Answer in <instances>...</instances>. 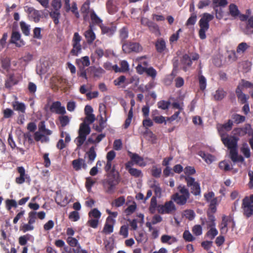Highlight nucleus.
I'll use <instances>...</instances> for the list:
<instances>
[{
  "mask_svg": "<svg viewBox=\"0 0 253 253\" xmlns=\"http://www.w3.org/2000/svg\"><path fill=\"white\" fill-rule=\"evenodd\" d=\"M233 121L229 120L224 124H218L217 128L221 137V141L229 150V158L234 163L237 162V135L236 128H234L233 135L227 134L232 129Z\"/></svg>",
  "mask_w": 253,
  "mask_h": 253,
  "instance_id": "obj_1",
  "label": "nucleus"
},
{
  "mask_svg": "<svg viewBox=\"0 0 253 253\" xmlns=\"http://www.w3.org/2000/svg\"><path fill=\"white\" fill-rule=\"evenodd\" d=\"M179 192L174 193L171 196L170 201L166 202L164 205H159L158 212L161 214H169L176 210L173 202L179 206L185 205L190 196V193L185 186L179 185L177 187Z\"/></svg>",
  "mask_w": 253,
  "mask_h": 253,
  "instance_id": "obj_2",
  "label": "nucleus"
},
{
  "mask_svg": "<svg viewBox=\"0 0 253 253\" xmlns=\"http://www.w3.org/2000/svg\"><path fill=\"white\" fill-rule=\"evenodd\" d=\"M212 15L204 13L202 18L199 22L200 30L199 31V36L201 40H204L206 38V32L210 28L209 22L213 19Z\"/></svg>",
  "mask_w": 253,
  "mask_h": 253,
  "instance_id": "obj_3",
  "label": "nucleus"
},
{
  "mask_svg": "<svg viewBox=\"0 0 253 253\" xmlns=\"http://www.w3.org/2000/svg\"><path fill=\"white\" fill-rule=\"evenodd\" d=\"M246 13V14H243L238 11V18L242 21H246V25L241 26V29L246 34H253V15L248 18L251 12L250 10L248 9Z\"/></svg>",
  "mask_w": 253,
  "mask_h": 253,
  "instance_id": "obj_4",
  "label": "nucleus"
},
{
  "mask_svg": "<svg viewBox=\"0 0 253 253\" xmlns=\"http://www.w3.org/2000/svg\"><path fill=\"white\" fill-rule=\"evenodd\" d=\"M118 183L119 181L114 173H108L107 178L102 181L105 192L109 194L114 193L116 186Z\"/></svg>",
  "mask_w": 253,
  "mask_h": 253,
  "instance_id": "obj_5",
  "label": "nucleus"
},
{
  "mask_svg": "<svg viewBox=\"0 0 253 253\" xmlns=\"http://www.w3.org/2000/svg\"><path fill=\"white\" fill-rule=\"evenodd\" d=\"M181 177L184 179L187 186L189 188L192 194L195 196L201 195L200 184L198 181H196L195 178L189 176H181Z\"/></svg>",
  "mask_w": 253,
  "mask_h": 253,
  "instance_id": "obj_6",
  "label": "nucleus"
},
{
  "mask_svg": "<svg viewBox=\"0 0 253 253\" xmlns=\"http://www.w3.org/2000/svg\"><path fill=\"white\" fill-rule=\"evenodd\" d=\"M122 50L124 53L129 54L130 53H139L143 50L141 45L137 42L130 41L124 42L122 43Z\"/></svg>",
  "mask_w": 253,
  "mask_h": 253,
  "instance_id": "obj_7",
  "label": "nucleus"
},
{
  "mask_svg": "<svg viewBox=\"0 0 253 253\" xmlns=\"http://www.w3.org/2000/svg\"><path fill=\"white\" fill-rule=\"evenodd\" d=\"M91 129L88 124L82 123L80 124L79 135L77 138L76 144L78 147H81L86 140V136L90 132Z\"/></svg>",
  "mask_w": 253,
  "mask_h": 253,
  "instance_id": "obj_8",
  "label": "nucleus"
},
{
  "mask_svg": "<svg viewBox=\"0 0 253 253\" xmlns=\"http://www.w3.org/2000/svg\"><path fill=\"white\" fill-rule=\"evenodd\" d=\"M204 196L206 202L209 203L208 211L214 213L216 211V207L218 204L217 198L215 197L214 193L212 191L206 193Z\"/></svg>",
  "mask_w": 253,
  "mask_h": 253,
  "instance_id": "obj_9",
  "label": "nucleus"
},
{
  "mask_svg": "<svg viewBox=\"0 0 253 253\" xmlns=\"http://www.w3.org/2000/svg\"><path fill=\"white\" fill-rule=\"evenodd\" d=\"M82 40V37L78 32L74 33L72 39L73 48L70 52V54L72 56H77L82 52V45L80 42Z\"/></svg>",
  "mask_w": 253,
  "mask_h": 253,
  "instance_id": "obj_10",
  "label": "nucleus"
},
{
  "mask_svg": "<svg viewBox=\"0 0 253 253\" xmlns=\"http://www.w3.org/2000/svg\"><path fill=\"white\" fill-rule=\"evenodd\" d=\"M242 209L244 214L247 217L253 215V195L247 196L243 200Z\"/></svg>",
  "mask_w": 253,
  "mask_h": 253,
  "instance_id": "obj_11",
  "label": "nucleus"
},
{
  "mask_svg": "<svg viewBox=\"0 0 253 253\" xmlns=\"http://www.w3.org/2000/svg\"><path fill=\"white\" fill-rule=\"evenodd\" d=\"M199 58V54L195 53L190 56L188 54H185L182 56L181 62L183 65V70L185 72L187 71V68L190 67L192 64V60H197Z\"/></svg>",
  "mask_w": 253,
  "mask_h": 253,
  "instance_id": "obj_12",
  "label": "nucleus"
},
{
  "mask_svg": "<svg viewBox=\"0 0 253 253\" xmlns=\"http://www.w3.org/2000/svg\"><path fill=\"white\" fill-rule=\"evenodd\" d=\"M128 155L130 159V161L128 162H132V166L136 165L141 167L146 166V163L144 161V159L138 154L128 151Z\"/></svg>",
  "mask_w": 253,
  "mask_h": 253,
  "instance_id": "obj_13",
  "label": "nucleus"
},
{
  "mask_svg": "<svg viewBox=\"0 0 253 253\" xmlns=\"http://www.w3.org/2000/svg\"><path fill=\"white\" fill-rule=\"evenodd\" d=\"M29 14V18L36 23L40 21L42 15V12L34 8L33 7H28L26 10Z\"/></svg>",
  "mask_w": 253,
  "mask_h": 253,
  "instance_id": "obj_14",
  "label": "nucleus"
},
{
  "mask_svg": "<svg viewBox=\"0 0 253 253\" xmlns=\"http://www.w3.org/2000/svg\"><path fill=\"white\" fill-rule=\"evenodd\" d=\"M49 110L52 113L57 114L64 115L66 113L65 108L61 106V103L59 101L53 102L49 107Z\"/></svg>",
  "mask_w": 253,
  "mask_h": 253,
  "instance_id": "obj_15",
  "label": "nucleus"
},
{
  "mask_svg": "<svg viewBox=\"0 0 253 253\" xmlns=\"http://www.w3.org/2000/svg\"><path fill=\"white\" fill-rule=\"evenodd\" d=\"M17 170L19 173L20 175L15 179V182L18 184H22L26 179L30 180V176L25 173V169L23 167H18L17 168Z\"/></svg>",
  "mask_w": 253,
  "mask_h": 253,
  "instance_id": "obj_16",
  "label": "nucleus"
},
{
  "mask_svg": "<svg viewBox=\"0 0 253 253\" xmlns=\"http://www.w3.org/2000/svg\"><path fill=\"white\" fill-rule=\"evenodd\" d=\"M132 162H127L125 164V168L131 176L135 177H142L143 173L141 170L132 167Z\"/></svg>",
  "mask_w": 253,
  "mask_h": 253,
  "instance_id": "obj_17",
  "label": "nucleus"
},
{
  "mask_svg": "<svg viewBox=\"0 0 253 253\" xmlns=\"http://www.w3.org/2000/svg\"><path fill=\"white\" fill-rule=\"evenodd\" d=\"M21 35L18 32H12L10 42L14 43L16 46L21 47L24 45V42L20 40Z\"/></svg>",
  "mask_w": 253,
  "mask_h": 253,
  "instance_id": "obj_18",
  "label": "nucleus"
},
{
  "mask_svg": "<svg viewBox=\"0 0 253 253\" xmlns=\"http://www.w3.org/2000/svg\"><path fill=\"white\" fill-rule=\"evenodd\" d=\"M66 242L70 247H77L76 249L73 250L74 253H79L81 252V247L77 239L72 237H68L66 239Z\"/></svg>",
  "mask_w": 253,
  "mask_h": 253,
  "instance_id": "obj_19",
  "label": "nucleus"
},
{
  "mask_svg": "<svg viewBox=\"0 0 253 253\" xmlns=\"http://www.w3.org/2000/svg\"><path fill=\"white\" fill-rule=\"evenodd\" d=\"M84 36L88 44H92L96 39L95 34L93 31L92 26L91 24L89 26V29L84 32Z\"/></svg>",
  "mask_w": 253,
  "mask_h": 253,
  "instance_id": "obj_20",
  "label": "nucleus"
},
{
  "mask_svg": "<svg viewBox=\"0 0 253 253\" xmlns=\"http://www.w3.org/2000/svg\"><path fill=\"white\" fill-rule=\"evenodd\" d=\"M114 221V220L112 217L108 216L104 225L103 232L106 234H109L112 233L113 232V223Z\"/></svg>",
  "mask_w": 253,
  "mask_h": 253,
  "instance_id": "obj_21",
  "label": "nucleus"
},
{
  "mask_svg": "<svg viewBox=\"0 0 253 253\" xmlns=\"http://www.w3.org/2000/svg\"><path fill=\"white\" fill-rule=\"evenodd\" d=\"M240 99L242 103H245L242 108V111L245 114H247L250 112L249 104L247 103V100L249 98V96L238 91V99Z\"/></svg>",
  "mask_w": 253,
  "mask_h": 253,
  "instance_id": "obj_22",
  "label": "nucleus"
},
{
  "mask_svg": "<svg viewBox=\"0 0 253 253\" xmlns=\"http://www.w3.org/2000/svg\"><path fill=\"white\" fill-rule=\"evenodd\" d=\"M90 0H86L82 5L81 8V12L83 14L84 19L86 20L88 17V14L90 12Z\"/></svg>",
  "mask_w": 253,
  "mask_h": 253,
  "instance_id": "obj_23",
  "label": "nucleus"
},
{
  "mask_svg": "<svg viewBox=\"0 0 253 253\" xmlns=\"http://www.w3.org/2000/svg\"><path fill=\"white\" fill-rule=\"evenodd\" d=\"M100 29L101 30V33L102 34H106L107 36H111L117 30V27L115 26H104L103 25H100Z\"/></svg>",
  "mask_w": 253,
  "mask_h": 253,
  "instance_id": "obj_24",
  "label": "nucleus"
},
{
  "mask_svg": "<svg viewBox=\"0 0 253 253\" xmlns=\"http://www.w3.org/2000/svg\"><path fill=\"white\" fill-rule=\"evenodd\" d=\"M76 64L79 68H84L85 67L89 66L90 65L89 57L85 56L81 58L77 59Z\"/></svg>",
  "mask_w": 253,
  "mask_h": 253,
  "instance_id": "obj_25",
  "label": "nucleus"
},
{
  "mask_svg": "<svg viewBox=\"0 0 253 253\" xmlns=\"http://www.w3.org/2000/svg\"><path fill=\"white\" fill-rule=\"evenodd\" d=\"M72 165L73 168L77 171L80 170L82 168L84 169H86L87 167L85 161L81 158L73 160L72 162Z\"/></svg>",
  "mask_w": 253,
  "mask_h": 253,
  "instance_id": "obj_26",
  "label": "nucleus"
},
{
  "mask_svg": "<svg viewBox=\"0 0 253 253\" xmlns=\"http://www.w3.org/2000/svg\"><path fill=\"white\" fill-rule=\"evenodd\" d=\"M7 79L5 82V87L10 88L13 85L17 84V81L15 79L14 74L13 73L7 75Z\"/></svg>",
  "mask_w": 253,
  "mask_h": 253,
  "instance_id": "obj_27",
  "label": "nucleus"
},
{
  "mask_svg": "<svg viewBox=\"0 0 253 253\" xmlns=\"http://www.w3.org/2000/svg\"><path fill=\"white\" fill-rule=\"evenodd\" d=\"M156 49L158 52L162 53L166 48L165 41L162 39H159L155 43Z\"/></svg>",
  "mask_w": 253,
  "mask_h": 253,
  "instance_id": "obj_28",
  "label": "nucleus"
},
{
  "mask_svg": "<svg viewBox=\"0 0 253 253\" xmlns=\"http://www.w3.org/2000/svg\"><path fill=\"white\" fill-rule=\"evenodd\" d=\"M128 37V29L126 27H123L119 30V38L121 40L122 44L124 42H127L126 39Z\"/></svg>",
  "mask_w": 253,
  "mask_h": 253,
  "instance_id": "obj_29",
  "label": "nucleus"
},
{
  "mask_svg": "<svg viewBox=\"0 0 253 253\" xmlns=\"http://www.w3.org/2000/svg\"><path fill=\"white\" fill-rule=\"evenodd\" d=\"M208 220L206 221V224L208 228L215 227V217L213 213L210 212L209 211L207 212Z\"/></svg>",
  "mask_w": 253,
  "mask_h": 253,
  "instance_id": "obj_30",
  "label": "nucleus"
},
{
  "mask_svg": "<svg viewBox=\"0 0 253 253\" xmlns=\"http://www.w3.org/2000/svg\"><path fill=\"white\" fill-rule=\"evenodd\" d=\"M198 80L200 89L203 91L206 89L207 87V80L206 78L201 74V71L199 73Z\"/></svg>",
  "mask_w": 253,
  "mask_h": 253,
  "instance_id": "obj_31",
  "label": "nucleus"
},
{
  "mask_svg": "<svg viewBox=\"0 0 253 253\" xmlns=\"http://www.w3.org/2000/svg\"><path fill=\"white\" fill-rule=\"evenodd\" d=\"M12 106L13 109L21 113H25L26 110V106L23 103L15 101L13 103Z\"/></svg>",
  "mask_w": 253,
  "mask_h": 253,
  "instance_id": "obj_32",
  "label": "nucleus"
},
{
  "mask_svg": "<svg viewBox=\"0 0 253 253\" xmlns=\"http://www.w3.org/2000/svg\"><path fill=\"white\" fill-rule=\"evenodd\" d=\"M253 130L250 124H246L243 127L238 128V135H244L246 133L250 134Z\"/></svg>",
  "mask_w": 253,
  "mask_h": 253,
  "instance_id": "obj_33",
  "label": "nucleus"
},
{
  "mask_svg": "<svg viewBox=\"0 0 253 253\" xmlns=\"http://www.w3.org/2000/svg\"><path fill=\"white\" fill-rule=\"evenodd\" d=\"M157 201L156 197L153 196L150 201V205L149 208V211L151 213H154L156 212V208L158 209Z\"/></svg>",
  "mask_w": 253,
  "mask_h": 253,
  "instance_id": "obj_34",
  "label": "nucleus"
},
{
  "mask_svg": "<svg viewBox=\"0 0 253 253\" xmlns=\"http://www.w3.org/2000/svg\"><path fill=\"white\" fill-rule=\"evenodd\" d=\"M226 95V92L222 88H219L216 90L213 95L214 100L218 101L222 100Z\"/></svg>",
  "mask_w": 253,
  "mask_h": 253,
  "instance_id": "obj_35",
  "label": "nucleus"
},
{
  "mask_svg": "<svg viewBox=\"0 0 253 253\" xmlns=\"http://www.w3.org/2000/svg\"><path fill=\"white\" fill-rule=\"evenodd\" d=\"M60 12L59 11H52L49 12V16L52 19L55 25L59 24V19L60 17Z\"/></svg>",
  "mask_w": 253,
  "mask_h": 253,
  "instance_id": "obj_36",
  "label": "nucleus"
},
{
  "mask_svg": "<svg viewBox=\"0 0 253 253\" xmlns=\"http://www.w3.org/2000/svg\"><path fill=\"white\" fill-rule=\"evenodd\" d=\"M161 240L163 243H168L169 245L171 244L172 243L176 242V241L175 238L172 237L167 235H164L162 236Z\"/></svg>",
  "mask_w": 253,
  "mask_h": 253,
  "instance_id": "obj_37",
  "label": "nucleus"
},
{
  "mask_svg": "<svg viewBox=\"0 0 253 253\" xmlns=\"http://www.w3.org/2000/svg\"><path fill=\"white\" fill-rule=\"evenodd\" d=\"M88 69H90L93 72L95 77L100 78L105 73V71L101 68L90 67Z\"/></svg>",
  "mask_w": 253,
  "mask_h": 253,
  "instance_id": "obj_38",
  "label": "nucleus"
},
{
  "mask_svg": "<svg viewBox=\"0 0 253 253\" xmlns=\"http://www.w3.org/2000/svg\"><path fill=\"white\" fill-rule=\"evenodd\" d=\"M1 63L2 68L6 72H8L11 66L10 59L8 58H5L1 60Z\"/></svg>",
  "mask_w": 253,
  "mask_h": 253,
  "instance_id": "obj_39",
  "label": "nucleus"
},
{
  "mask_svg": "<svg viewBox=\"0 0 253 253\" xmlns=\"http://www.w3.org/2000/svg\"><path fill=\"white\" fill-rule=\"evenodd\" d=\"M90 16L93 24L99 25L102 23V20L96 15L93 10H91Z\"/></svg>",
  "mask_w": 253,
  "mask_h": 253,
  "instance_id": "obj_40",
  "label": "nucleus"
},
{
  "mask_svg": "<svg viewBox=\"0 0 253 253\" xmlns=\"http://www.w3.org/2000/svg\"><path fill=\"white\" fill-rule=\"evenodd\" d=\"M58 120L60 122V124L62 127H64L67 125L69 124L70 122V118L68 116H65L62 115L58 117Z\"/></svg>",
  "mask_w": 253,
  "mask_h": 253,
  "instance_id": "obj_41",
  "label": "nucleus"
},
{
  "mask_svg": "<svg viewBox=\"0 0 253 253\" xmlns=\"http://www.w3.org/2000/svg\"><path fill=\"white\" fill-rule=\"evenodd\" d=\"M5 207L8 211H9L12 208H17V203L15 200L7 199L5 201Z\"/></svg>",
  "mask_w": 253,
  "mask_h": 253,
  "instance_id": "obj_42",
  "label": "nucleus"
},
{
  "mask_svg": "<svg viewBox=\"0 0 253 253\" xmlns=\"http://www.w3.org/2000/svg\"><path fill=\"white\" fill-rule=\"evenodd\" d=\"M219 167L221 169L225 171H228L232 169V165H230L229 163L226 161H223L219 163Z\"/></svg>",
  "mask_w": 253,
  "mask_h": 253,
  "instance_id": "obj_43",
  "label": "nucleus"
},
{
  "mask_svg": "<svg viewBox=\"0 0 253 253\" xmlns=\"http://www.w3.org/2000/svg\"><path fill=\"white\" fill-rule=\"evenodd\" d=\"M231 217L224 215L222 216V222L220 224V230L221 232L226 229L228 222L230 221Z\"/></svg>",
  "mask_w": 253,
  "mask_h": 253,
  "instance_id": "obj_44",
  "label": "nucleus"
},
{
  "mask_svg": "<svg viewBox=\"0 0 253 253\" xmlns=\"http://www.w3.org/2000/svg\"><path fill=\"white\" fill-rule=\"evenodd\" d=\"M151 171V175L153 177L159 178L160 177L162 173V169L160 168H157L156 166H153Z\"/></svg>",
  "mask_w": 253,
  "mask_h": 253,
  "instance_id": "obj_45",
  "label": "nucleus"
},
{
  "mask_svg": "<svg viewBox=\"0 0 253 253\" xmlns=\"http://www.w3.org/2000/svg\"><path fill=\"white\" fill-rule=\"evenodd\" d=\"M114 0H108L106 2V7L110 14H114L116 12V7L113 5Z\"/></svg>",
  "mask_w": 253,
  "mask_h": 253,
  "instance_id": "obj_46",
  "label": "nucleus"
},
{
  "mask_svg": "<svg viewBox=\"0 0 253 253\" xmlns=\"http://www.w3.org/2000/svg\"><path fill=\"white\" fill-rule=\"evenodd\" d=\"M101 215V212L97 209H93L88 213L89 217H93L97 219H98L100 217Z\"/></svg>",
  "mask_w": 253,
  "mask_h": 253,
  "instance_id": "obj_47",
  "label": "nucleus"
},
{
  "mask_svg": "<svg viewBox=\"0 0 253 253\" xmlns=\"http://www.w3.org/2000/svg\"><path fill=\"white\" fill-rule=\"evenodd\" d=\"M184 172L185 174V176H191L196 173V170L193 167L187 166L184 169Z\"/></svg>",
  "mask_w": 253,
  "mask_h": 253,
  "instance_id": "obj_48",
  "label": "nucleus"
},
{
  "mask_svg": "<svg viewBox=\"0 0 253 253\" xmlns=\"http://www.w3.org/2000/svg\"><path fill=\"white\" fill-rule=\"evenodd\" d=\"M88 157L90 162H92L96 157V154L95 151V149L93 146L90 148L89 151L87 152Z\"/></svg>",
  "mask_w": 253,
  "mask_h": 253,
  "instance_id": "obj_49",
  "label": "nucleus"
},
{
  "mask_svg": "<svg viewBox=\"0 0 253 253\" xmlns=\"http://www.w3.org/2000/svg\"><path fill=\"white\" fill-rule=\"evenodd\" d=\"M20 25L22 32L25 36H29L30 34V29L28 25H27L24 22L21 21L20 23Z\"/></svg>",
  "mask_w": 253,
  "mask_h": 253,
  "instance_id": "obj_50",
  "label": "nucleus"
},
{
  "mask_svg": "<svg viewBox=\"0 0 253 253\" xmlns=\"http://www.w3.org/2000/svg\"><path fill=\"white\" fill-rule=\"evenodd\" d=\"M34 226L33 225L32 223H30L28 222L27 223L23 224L22 226H20V229L24 233H25L27 231H32L34 230Z\"/></svg>",
  "mask_w": 253,
  "mask_h": 253,
  "instance_id": "obj_51",
  "label": "nucleus"
},
{
  "mask_svg": "<svg viewBox=\"0 0 253 253\" xmlns=\"http://www.w3.org/2000/svg\"><path fill=\"white\" fill-rule=\"evenodd\" d=\"M31 235L30 234H26L21 236L19 238V243L21 246H25L26 245L27 241L30 240Z\"/></svg>",
  "mask_w": 253,
  "mask_h": 253,
  "instance_id": "obj_52",
  "label": "nucleus"
},
{
  "mask_svg": "<svg viewBox=\"0 0 253 253\" xmlns=\"http://www.w3.org/2000/svg\"><path fill=\"white\" fill-rule=\"evenodd\" d=\"M125 198L124 196H121L115 199L112 205H114L116 207H120L123 206L125 203Z\"/></svg>",
  "mask_w": 253,
  "mask_h": 253,
  "instance_id": "obj_53",
  "label": "nucleus"
},
{
  "mask_svg": "<svg viewBox=\"0 0 253 253\" xmlns=\"http://www.w3.org/2000/svg\"><path fill=\"white\" fill-rule=\"evenodd\" d=\"M251 63L249 61H244L241 64V67L242 68L243 72L244 73L248 72L250 71L251 68Z\"/></svg>",
  "mask_w": 253,
  "mask_h": 253,
  "instance_id": "obj_54",
  "label": "nucleus"
},
{
  "mask_svg": "<svg viewBox=\"0 0 253 253\" xmlns=\"http://www.w3.org/2000/svg\"><path fill=\"white\" fill-rule=\"evenodd\" d=\"M241 151L246 158H249L250 157V150L247 143H245L243 145V146L241 149Z\"/></svg>",
  "mask_w": 253,
  "mask_h": 253,
  "instance_id": "obj_55",
  "label": "nucleus"
},
{
  "mask_svg": "<svg viewBox=\"0 0 253 253\" xmlns=\"http://www.w3.org/2000/svg\"><path fill=\"white\" fill-rule=\"evenodd\" d=\"M229 14L232 17L237 16V6L235 4H231L229 6Z\"/></svg>",
  "mask_w": 253,
  "mask_h": 253,
  "instance_id": "obj_56",
  "label": "nucleus"
},
{
  "mask_svg": "<svg viewBox=\"0 0 253 253\" xmlns=\"http://www.w3.org/2000/svg\"><path fill=\"white\" fill-rule=\"evenodd\" d=\"M51 6L54 9V11H60V9L62 6L61 0H52L51 2Z\"/></svg>",
  "mask_w": 253,
  "mask_h": 253,
  "instance_id": "obj_57",
  "label": "nucleus"
},
{
  "mask_svg": "<svg viewBox=\"0 0 253 253\" xmlns=\"http://www.w3.org/2000/svg\"><path fill=\"white\" fill-rule=\"evenodd\" d=\"M214 10L215 11V16L218 19H221L223 16V11L221 7H217V6H213Z\"/></svg>",
  "mask_w": 253,
  "mask_h": 253,
  "instance_id": "obj_58",
  "label": "nucleus"
},
{
  "mask_svg": "<svg viewBox=\"0 0 253 253\" xmlns=\"http://www.w3.org/2000/svg\"><path fill=\"white\" fill-rule=\"evenodd\" d=\"M183 237L187 242H192L195 239L188 230H185L184 232Z\"/></svg>",
  "mask_w": 253,
  "mask_h": 253,
  "instance_id": "obj_59",
  "label": "nucleus"
},
{
  "mask_svg": "<svg viewBox=\"0 0 253 253\" xmlns=\"http://www.w3.org/2000/svg\"><path fill=\"white\" fill-rule=\"evenodd\" d=\"M149 30L155 34L159 33V28L158 25L154 22L151 21L148 27Z\"/></svg>",
  "mask_w": 253,
  "mask_h": 253,
  "instance_id": "obj_60",
  "label": "nucleus"
},
{
  "mask_svg": "<svg viewBox=\"0 0 253 253\" xmlns=\"http://www.w3.org/2000/svg\"><path fill=\"white\" fill-rule=\"evenodd\" d=\"M37 212L35 211H31L28 214V222L33 224L36 222L37 218Z\"/></svg>",
  "mask_w": 253,
  "mask_h": 253,
  "instance_id": "obj_61",
  "label": "nucleus"
},
{
  "mask_svg": "<svg viewBox=\"0 0 253 253\" xmlns=\"http://www.w3.org/2000/svg\"><path fill=\"white\" fill-rule=\"evenodd\" d=\"M136 209V204L134 202H133L132 205L128 206L125 210V212L127 215H129L133 213Z\"/></svg>",
  "mask_w": 253,
  "mask_h": 253,
  "instance_id": "obj_62",
  "label": "nucleus"
},
{
  "mask_svg": "<svg viewBox=\"0 0 253 253\" xmlns=\"http://www.w3.org/2000/svg\"><path fill=\"white\" fill-rule=\"evenodd\" d=\"M210 228H211L210 230H209L207 233V236L209 237L212 240V239H214V237L217 235L218 231L214 228V227H210Z\"/></svg>",
  "mask_w": 253,
  "mask_h": 253,
  "instance_id": "obj_63",
  "label": "nucleus"
},
{
  "mask_svg": "<svg viewBox=\"0 0 253 253\" xmlns=\"http://www.w3.org/2000/svg\"><path fill=\"white\" fill-rule=\"evenodd\" d=\"M184 215L189 220H192L195 216V213L193 210H186L184 211Z\"/></svg>",
  "mask_w": 253,
  "mask_h": 253,
  "instance_id": "obj_64",
  "label": "nucleus"
}]
</instances>
